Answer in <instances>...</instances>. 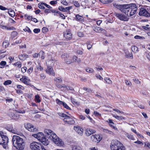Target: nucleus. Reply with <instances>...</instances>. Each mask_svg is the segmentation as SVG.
Segmentation results:
<instances>
[{
    "mask_svg": "<svg viewBox=\"0 0 150 150\" xmlns=\"http://www.w3.org/2000/svg\"><path fill=\"white\" fill-rule=\"evenodd\" d=\"M119 8L127 16L130 17L136 13L137 6L135 4H132L130 6L128 5H120Z\"/></svg>",
    "mask_w": 150,
    "mask_h": 150,
    "instance_id": "1",
    "label": "nucleus"
},
{
    "mask_svg": "<svg viewBox=\"0 0 150 150\" xmlns=\"http://www.w3.org/2000/svg\"><path fill=\"white\" fill-rule=\"evenodd\" d=\"M12 141L13 146L19 150L23 149L25 147V143L23 139L20 137L14 135L13 136Z\"/></svg>",
    "mask_w": 150,
    "mask_h": 150,
    "instance_id": "2",
    "label": "nucleus"
},
{
    "mask_svg": "<svg viewBox=\"0 0 150 150\" xmlns=\"http://www.w3.org/2000/svg\"><path fill=\"white\" fill-rule=\"evenodd\" d=\"M112 150H125V148L121 143L116 140H112L111 143Z\"/></svg>",
    "mask_w": 150,
    "mask_h": 150,
    "instance_id": "3",
    "label": "nucleus"
},
{
    "mask_svg": "<svg viewBox=\"0 0 150 150\" xmlns=\"http://www.w3.org/2000/svg\"><path fill=\"white\" fill-rule=\"evenodd\" d=\"M32 136L37 139L40 142L45 146H47L49 144V141L45 137L43 134L42 132L33 134Z\"/></svg>",
    "mask_w": 150,
    "mask_h": 150,
    "instance_id": "4",
    "label": "nucleus"
},
{
    "mask_svg": "<svg viewBox=\"0 0 150 150\" xmlns=\"http://www.w3.org/2000/svg\"><path fill=\"white\" fill-rule=\"evenodd\" d=\"M8 142V138L5 135H4V133L0 132V144H2L4 149H6L7 147V143Z\"/></svg>",
    "mask_w": 150,
    "mask_h": 150,
    "instance_id": "5",
    "label": "nucleus"
},
{
    "mask_svg": "<svg viewBox=\"0 0 150 150\" xmlns=\"http://www.w3.org/2000/svg\"><path fill=\"white\" fill-rule=\"evenodd\" d=\"M30 147L32 150H45L40 143L36 142H33L31 143Z\"/></svg>",
    "mask_w": 150,
    "mask_h": 150,
    "instance_id": "6",
    "label": "nucleus"
},
{
    "mask_svg": "<svg viewBox=\"0 0 150 150\" xmlns=\"http://www.w3.org/2000/svg\"><path fill=\"white\" fill-rule=\"evenodd\" d=\"M52 138L53 139L52 140L57 146H61L64 145L63 142L61 139H59L56 134L53 135V137H52Z\"/></svg>",
    "mask_w": 150,
    "mask_h": 150,
    "instance_id": "7",
    "label": "nucleus"
},
{
    "mask_svg": "<svg viewBox=\"0 0 150 150\" xmlns=\"http://www.w3.org/2000/svg\"><path fill=\"white\" fill-rule=\"evenodd\" d=\"M6 129L8 131L18 135L21 136L23 135V134L17 129L15 128H14L12 125L7 126L6 127Z\"/></svg>",
    "mask_w": 150,
    "mask_h": 150,
    "instance_id": "8",
    "label": "nucleus"
},
{
    "mask_svg": "<svg viewBox=\"0 0 150 150\" xmlns=\"http://www.w3.org/2000/svg\"><path fill=\"white\" fill-rule=\"evenodd\" d=\"M49 63L50 62L48 61L47 68L46 70V72L48 74L54 76L55 74L54 71L53 69L51 67L52 66L54 65V63L52 62L51 64H50Z\"/></svg>",
    "mask_w": 150,
    "mask_h": 150,
    "instance_id": "9",
    "label": "nucleus"
},
{
    "mask_svg": "<svg viewBox=\"0 0 150 150\" xmlns=\"http://www.w3.org/2000/svg\"><path fill=\"white\" fill-rule=\"evenodd\" d=\"M25 127L28 131L33 132H36L38 130L37 128H34V126L28 123L24 124Z\"/></svg>",
    "mask_w": 150,
    "mask_h": 150,
    "instance_id": "10",
    "label": "nucleus"
},
{
    "mask_svg": "<svg viewBox=\"0 0 150 150\" xmlns=\"http://www.w3.org/2000/svg\"><path fill=\"white\" fill-rule=\"evenodd\" d=\"M64 122H66V124L69 125H74L75 123V122L74 119L68 115L64 118Z\"/></svg>",
    "mask_w": 150,
    "mask_h": 150,
    "instance_id": "11",
    "label": "nucleus"
},
{
    "mask_svg": "<svg viewBox=\"0 0 150 150\" xmlns=\"http://www.w3.org/2000/svg\"><path fill=\"white\" fill-rule=\"evenodd\" d=\"M116 16L120 20L122 21H127L129 19L127 16L122 13H116Z\"/></svg>",
    "mask_w": 150,
    "mask_h": 150,
    "instance_id": "12",
    "label": "nucleus"
},
{
    "mask_svg": "<svg viewBox=\"0 0 150 150\" xmlns=\"http://www.w3.org/2000/svg\"><path fill=\"white\" fill-rule=\"evenodd\" d=\"M139 14L141 16H142L147 17L150 16V13L144 8H142L140 9Z\"/></svg>",
    "mask_w": 150,
    "mask_h": 150,
    "instance_id": "13",
    "label": "nucleus"
},
{
    "mask_svg": "<svg viewBox=\"0 0 150 150\" xmlns=\"http://www.w3.org/2000/svg\"><path fill=\"white\" fill-rule=\"evenodd\" d=\"M44 132L46 136H48L51 140L53 139L52 137H53V135L56 134L53 131L49 129H45Z\"/></svg>",
    "mask_w": 150,
    "mask_h": 150,
    "instance_id": "14",
    "label": "nucleus"
},
{
    "mask_svg": "<svg viewBox=\"0 0 150 150\" xmlns=\"http://www.w3.org/2000/svg\"><path fill=\"white\" fill-rule=\"evenodd\" d=\"M91 139L93 142H100L101 139V137L99 134L92 135L91 137Z\"/></svg>",
    "mask_w": 150,
    "mask_h": 150,
    "instance_id": "15",
    "label": "nucleus"
},
{
    "mask_svg": "<svg viewBox=\"0 0 150 150\" xmlns=\"http://www.w3.org/2000/svg\"><path fill=\"white\" fill-rule=\"evenodd\" d=\"M64 37L67 40H70L72 38V35L69 29H68L64 32Z\"/></svg>",
    "mask_w": 150,
    "mask_h": 150,
    "instance_id": "16",
    "label": "nucleus"
},
{
    "mask_svg": "<svg viewBox=\"0 0 150 150\" xmlns=\"http://www.w3.org/2000/svg\"><path fill=\"white\" fill-rule=\"evenodd\" d=\"M20 80L25 84L27 85H30V79L28 77L25 76H22V78L20 79Z\"/></svg>",
    "mask_w": 150,
    "mask_h": 150,
    "instance_id": "17",
    "label": "nucleus"
},
{
    "mask_svg": "<svg viewBox=\"0 0 150 150\" xmlns=\"http://www.w3.org/2000/svg\"><path fill=\"white\" fill-rule=\"evenodd\" d=\"M14 111L12 110L10 112L9 115L12 119H18L19 118V115L17 113H14Z\"/></svg>",
    "mask_w": 150,
    "mask_h": 150,
    "instance_id": "18",
    "label": "nucleus"
},
{
    "mask_svg": "<svg viewBox=\"0 0 150 150\" xmlns=\"http://www.w3.org/2000/svg\"><path fill=\"white\" fill-rule=\"evenodd\" d=\"M56 102L58 104L62 105L65 108L69 110L71 109V108L65 102L61 101L58 99L56 100Z\"/></svg>",
    "mask_w": 150,
    "mask_h": 150,
    "instance_id": "19",
    "label": "nucleus"
},
{
    "mask_svg": "<svg viewBox=\"0 0 150 150\" xmlns=\"http://www.w3.org/2000/svg\"><path fill=\"white\" fill-rule=\"evenodd\" d=\"M93 28L94 31L97 33L102 32V33H105V32L104 29L98 26H93Z\"/></svg>",
    "mask_w": 150,
    "mask_h": 150,
    "instance_id": "20",
    "label": "nucleus"
},
{
    "mask_svg": "<svg viewBox=\"0 0 150 150\" xmlns=\"http://www.w3.org/2000/svg\"><path fill=\"white\" fill-rule=\"evenodd\" d=\"M96 131L92 129H87L85 130V134L87 136H89L92 134L95 133Z\"/></svg>",
    "mask_w": 150,
    "mask_h": 150,
    "instance_id": "21",
    "label": "nucleus"
},
{
    "mask_svg": "<svg viewBox=\"0 0 150 150\" xmlns=\"http://www.w3.org/2000/svg\"><path fill=\"white\" fill-rule=\"evenodd\" d=\"M18 58L21 60H24L28 57V55L25 53L18 55Z\"/></svg>",
    "mask_w": 150,
    "mask_h": 150,
    "instance_id": "22",
    "label": "nucleus"
},
{
    "mask_svg": "<svg viewBox=\"0 0 150 150\" xmlns=\"http://www.w3.org/2000/svg\"><path fill=\"white\" fill-rule=\"evenodd\" d=\"M0 27L4 29H6L7 30H13L15 29V28L13 27H8L4 25L0 24Z\"/></svg>",
    "mask_w": 150,
    "mask_h": 150,
    "instance_id": "23",
    "label": "nucleus"
},
{
    "mask_svg": "<svg viewBox=\"0 0 150 150\" xmlns=\"http://www.w3.org/2000/svg\"><path fill=\"white\" fill-rule=\"evenodd\" d=\"M75 18L76 20L78 21L82 22L84 21L83 17L79 14L76 15Z\"/></svg>",
    "mask_w": 150,
    "mask_h": 150,
    "instance_id": "24",
    "label": "nucleus"
},
{
    "mask_svg": "<svg viewBox=\"0 0 150 150\" xmlns=\"http://www.w3.org/2000/svg\"><path fill=\"white\" fill-rule=\"evenodd\" d=\"M8 13L12 17H14L15 15V13L13 10L11 9H8Z\"/></svg>",
    "mask_w": 150,
    "mask_h": 150,
    "instance_id": "25",
    "label": "nucleus"
},
{
    "mask_svg": "<svg viewBox=\"0 0 150 150\" xmlns=\"http://www.w3.org/2000/svg\"><path fill=\"white\" fill-rule=\"evenodd\" d=\"M73 60L74 62H77L78 63H80L81 62V59L78 58L76 56H74L73 57Z\"/></svg>",
    "mask_w": 150,
    "mask_h": 150,
    "instance_id": "26",
    "label": "nucleus"
},
{
    "mask_svg": "<svg viewBox=\"0 0 150 150\" xmlns=\"http://www.w3.org/2000/svg\"><path fill=\"white\" fill-rule=\"evenodd\" d=\"M45 52L42 51H40L39 53V57H40L42 59H44L45 58Z\"/></svg>",
    "mask_w": 150,
    "mask_h": 150,
    "instance_id": "27",
    "label": "nucleus"
},
{
    "mask_svg": "<svg viewBox=\"0 0 150 150\" xmlns=\"http://www.w3.org/2000/svg\"><path fill=\"white\" fill-rule=\"evenodd\" d=\"M112 116L116 119L119 120L125 119V117L122 116H119L115 115H113Z\"/></svg>",
    "mask_w": 150,
    "mask_h": 150,
    "instance_id": "28",
    "label": "nucleus"
},
{
    "mask_svg": "<svg viewBox=\"0 0 150 150\" xmlns=\"http://www.w3.org/2000/svg\"><path fill=\"white\" fill-rule=\"evenodd\" d=\"M132 50L133 52L136 53L138 51V48L136 46H132Z\"/></svg>",
    "mask_w": 150,
    "mask_h": 150,
    "instance_id": "29",
    "label": "nucleus"
},
{
    "mask_svg": "<svg viewBox=\"0 0 150 150\" xmlns=\"http://www.w3.org/2000/svg\"><path fill=\"white\" fill-rule=\"evenodd\" d=\"M125 57L127 58H131L132 59L133 58L132 54V53H125Z\"/></svg>",
    "mask_w": 150,
    "mask_h": 150,
    "instance_id": "30",
    "label": "nucleus"
},
{
    "mask_svg": "<svg viewBox=\"0 0 150 150\" xmlns=\"http://www.w3.org/2000/svg\"><path fill=\"white\" fill-rule=\"evenodd\" d=\"M6 62L5 61H1L0 63V68H3L6 65Z\"/></svg>",
    "mask_w": 150,
    "mask_h": 150,
    "instance_id": "31",
    "label": "nucleus"
},
{
    "mask_svg": "<svg viewBox=\"0 0 150 150\" xmlns=\"http://www.w3.org/2000/svg\"><path fill=\"white\" fill-rule=\"evenodd\" d=\"M54 80L57 82L62 83V79L59 77L55 78Z\"/></svg>",
    "mask_w": 150,
    "mask_h": 150,
    "instance_id": "32",
    "label": "nucleus"
},
{
    "mask_svg": "<svg viewBox=\"0 0 150 150\" xmlns=\"http://www.w3.org/2000/svg\"><path fill=\"white\" fill-rule=\"evenodd\" d=\"M104 80L106 83L109 84H111L112 83V81L108 77H105L104 79Z\"/></svg>",
    "mask_w": 150,
    "mask_h": 150,
    "instance_id": "33",
    "label": "nucleus"
},
{
    "mask_svg": "<svg viewBox=\"0 0 150 150\" xmlns=\"http://www.w3.org/2000/svg\"><path fill=\"white\" fill-rule=\"evenodd\" d=\"M13 65L18 68H20L21 67V64L20 62H18L13 64Z\"/></svg>",
    "mask_w": 150,
    "mask_h": 150,
    "instance_id": "34",
    "label": "nucleus"
},
{
    "mask_svg": "<svg viewBox=\"0 0 150 150\" xmlns=\"http://www.w3.org/2000/svg\"><path fill=\"white\" fill-rule=\"evenodd\" d=\"M103 131L104 132L106 133L109 134H112L113 133L112 132L107 129H103Z\"/></svg>",
    "mask_w": 150,
    "mask_h": 150,
    "instance_id": "35",
    "label": "nucleus"
},
{
    "mask_svg": "<svg viewBox=\"0 0 150 150\" xmlns=\"http://www.w3.org/2000/svg\"><path fill=\"white\" fill-rule=\"evenodd\" d=\"M40 96L38 95H37L35 96V101L37 103H40L41 101L40 100Z\"/></svg>",
    "mask_w": 150,
    "mask_h": 150,
    "instance_id": "36",
    "label": "nucleus"
},
{
    "mask_svg": "<svg viewBox=\"0 0 150 150\" xmlns=\"http://www.w3.org/2000/svg\"><path fill=\"white\" fill-rule=\"evenodd\" d=\"M126 136L128 139L134 140V137L132 135L127 133L126 134Z\"/></svg>",
    "mask_w": 150,
    "mask_h": 150,
    "instance_id": "37",
    "label": "nucleus"
},
{
    "mask_svg": "<svg viewBox=\"0 0 150 150\" xmlns=\"http://www.w3.org/2000/svg\"><path fill=\"white\" fill-rule=\"evenodd\" d=\"M70 100H71V101L72 102V103L74 104V105H79V103H78L77 102H76L75 100L73 98H72L71 97L70 98Z\"/></svg>",
    "mask_w": 150,
    "mask_h": 150,
    "instance_id": "38",
    "label": "nucleus"
},
{
    "mask_svg": "<svg viewBox=\"0 0 150 150\" xmlns=\"http://www.w3.org/2000/svg\"><path fill=\"white\" fill-rule=\"evenodd\" d=\"M65 61L66 63L68 64H70L72 62V60L71 59L67 58L65 59Z\"/></svg>",
    "mask_w": 150,
    "mask_h": 150,
    "instance_id": "39",
    "label": "nucleus"
},
{
    "mask_svg": "<svg viewBox=\"0 0 150 150\" xmlns=\"http://www.w3.org/2000/svg\"><path fill=\"white\" fill-rule=\"evenodd\" d=\"M12 83V81L10 80H8L5 81L3 84L5 86L8 85Z\"/></svg>",
    "mask_w": 150,
    "mask_h": 150,
    "instance_id": "40",
    "label": "nucleus"
},
{
    "mask_svg": "<svg viewBox=\"0 0 150 150\" xmlns=\"http://www.w3.org/2000/svg\"><path fill=\"white\" fill-rule=\"evenodd\" d=\"M72 150H82L81 148L79 146H75L72 148Z\"/></svg>",
    "mask_w": 150,
    "mask_h": 150,
    "instance_id": "41",
    "label": "nucleus"
},
{
    "mask_svg": "<svg viewBox=\"0 0 150 150\" xmlns=\"http://www.w3.org/2000/svg\"><path fill=\"white\" fill-rule=\"evenodd\" d=\"M25 19L28 20H31V19H32V16H29L27 14H25Z\"/></svg>",
    "mask_w": 150,
    "mask_h": 150,
    "instance_id": "42",
    "label": "nucleus"
},
{
    "mask_svg": "<svg viewBox=\"0 0 150 150\" xmlns=\"http://www.w3.org/2000/svg\"><path fill=\"white\" fill-rule=\"evenodd\" d=\"M2 46L4 48H6L8 46V43L6 42H4L2 43Z\"/></svg>",
    "mask_w": 150,
    "mask_h": 150,
    "instance_id": "43",
    "label": "nucleus"
},
{
    "mask_svg": "<svg viewBox=\"0 0 150 150\" xmlns=\"http://www.w3.org/2000/svg\"><path fill=\"white\" fill-rule=\"evenodd\" d=\"M36 67L38 70L40 71H42L43 70V68L41 67V65L40 63H38V65Z\"/></svg>",
    "mask_w": 150,
    "mask_h": 150,
    "instance_id": "44",
    "label": "nucleus"
},
{
    "mask_svg": "<svg viewBox=\"0 0 150 150\" xmlns=\"http://www.w3.org/2000/svg\"><path fill=\"white\" fill-rule=\"evenodd\" d=\"M134 38L136 39H139L141 40H144L145 39V38L143 37H141L138 35H136L134 37Z\"/></svg>",
    "mask_w": 150,
    "mask_h": 150,
    "instance_id": "45",
    "label": "nucleus"
},
{
    "mask_svg": "<svg viewBox=\"0 0 150 150\" xmlns=\"http://www.w3.org/2000/svg\"><path fill=\"white\" fill-rule=\"evenodd\" d=\"M58 115L59 116L64 117V118H65V117H66L67 116V115L62 112H59L58 113Z\"/></svg>",
    "mask_w": 150,
    "mask_h": 150,
    "instance_id": "46",
    "label": "nucleus"
},
{
    "mask_svg": "<svg viewBox=\"0 0 150 150\" xmlns=\"http://www.w3.org/2000/svg\"><path fill=\"white\" fill-rule=\"evenodd\" d=\"M44 3H42L41 4H39L38 7L40 8L44 9L45 8V7H44Z\"/></svg>",
    "mask_w": 150,
    "mask_h": 150,
    "instance_id": "47",
    "label": "nucleus"
},
{
    "mask_svg": "<svg viewBox=\"0 0 150 150\" xmlns=\"http://www.w3.org/2000/svg\"><path fill=\"white\" fill-rule=\"evenodd\" d=\"M83 129L81 128L80 129H79L78 131L77 132L80 135H82L83 133Z\"/></svg>",
    "mask_w": 150,
    "mask_h": 150,
    "instance_id": "48",
    "label": "nucleus"
},
{
    "mask_svg": "<svg viewBox=\"0 0 150 150\" xmlns=\"http://www.w3.org/2000/svg\"><path fill=\"white\" fill-rule=\"evenodd\" d=\"M58 9L60 11H62L63 12H66V10L65 9V8L62 6H59L58 7Z\"/></svg>",
    "mask_w": 150,
    "mask_h": 150,
    "instance_id": "49",
    "label": "nucleus"
},
{
    "mask_svg": "<svg viewBox=\"0 0 150 150\" xmlns=\"http://www.w3.org/2000/svg\"><path fill=\"white\" fill-rule=\"evenodd\" d=\"M113 1V0H104L103 1L102 3L105 4H109L111 3Z\"/></svg>",
    "mask_w": 150,
    "mask_h": 150,
    "instance_id": "50",
    "label": "nucleus"
},
{
    "mask_svg": "<svg viewBox=\"0 0 150 150\" xmlns=\"http://www.w3.org/2000/svg\"><path fill=\"white\" fill-rule=\"evenodd\" d=\"M40 76L41 79H44L46 77L45 75L43 73H41L40 74Z\"/></svg>",
    "mask_w": 150,
    "mask_h": 150,
    "instance_id": "51",
    "label": "nucleus"
},
{
    "mask_svg": "<svg viewBox=\"0 0 150 150\" xmlns=\"http://www.w3.org/2000/svg\"><path fill=\"white\" fill-rule=\"evenodd\" d=\"M86 71L87 72L91 73L93 72V70L92 68H88L86 69Z\"/></svg>",
    "mask_w": 150,
    "mask_h": 150,
    "instance_id": "52",
    "label": "nucleus"
},
{
    "mask_svg": "<svg viewBox=\"0 0 150 150\" xmlns=\"http://www.w3.org/2000/svg\"><path fill=\"white\" fill-rule=\"evenodd\" d=\"M33 70V68L32 67H30L28 69L27 71V73H28L29 74H31Z\"/></svg>",
    "mask_w": 150,
    "mask_h": 150,
    "instance_id": "53",
    "label": "nucleus"
},
{
    "mask_svg": "<svg viewBox=\"0 0 150 150\" xmlns=\"http://www.w3.org/2000/svg\"><path fill=\"white\" fill-rule=\"evenodd\" d=\"M62 57L63 58H68L69 57V55L67 54H64L62 55Z\"/></svg>",
    "mask_w": 150,
    "mask_h": 150,
    "instance_id": "54",
    "label": "nucleus"
},
{
    "mask_svg": "<svg viewBox=\"0 0 150 150\" xmlns=\"http://www.w3.org/2000/svg\"><path fill=\"white\" fill-rule=\"evenodd\" d=\"M73 2L74 5L75 6H76L77 7H78L79 6H80L79 4L78 1H74Z\"/></svg>",
    "mask_w": 150,
    "mask_h": 150,
    "instance_id": "55",
    "label": "nucleus"
},
{
    "mask_svg": "<svg viewBox=\"0 0 150 150\" xmlns=\"http://www.w3.org/2000/svg\"><path fill=\"white\" fill-rule=\"evenodd\" d=\"M48 30V29L46 27H43L42 29V32L43 33H45Z\"/></svg>",
    "mask_w": 150,
    "mask_h": 150,
    "instance_id": "56",
    "label": "nucleus"
},
{
    "mask_svg": "<svg viewBox=\"0 0 150 150\" xmlns=\"http://www.w3.org/2000/svg\"><path fill=\"white\" fill-rule=\"evenodd\" d=\"M133 80L134 82L137 84H139L140 83V81H139L137 79H133Z\"/></svg>",
    "mask_w": 150,
    "mask_h": 150,
    "instance_id": "57",
    "label": "nucleus"
},
{
    "mask_svg": "<svg viewBox=\"0 0 150 150\" xmlns=\"http://www.w3.org/2000/svg\"><path fill=\"white\" fill-rule=\"evenodd\" d=\"M73 8V6H72L67 7L65 8L66 10V12H67L68 11H69L70 9H71Z\"/></svg>",
    "mask_w": 150,
    "mask_h": 150,
    "instance_id": "58",
    "label": "nucleus"
},
{
    "mask_svg": "<svg viewBox=\"0 0 150 150\" xmlns=\"http://www.w3.org/2000/svg\"><path fill=\"white\" fill-rule=\"evenodd\" d=\"M58 14L62 18V19H65V17L64 15L63 14L61 13L59 11V13H58Z\"/></svg>",
    "mask_w": 150,
    "mask_h": 150,
    "instance_id": "59",
    "label": "nucleus"
},
{
    "mask_svg": "<svg viewBox=\"0 0 150 150\" xmlns=\"http://www.w3.org/2000/svg\"><path fill=\"white\" fill-rule=\"evenodd\" d=\"M125 81V83L127 85H129L130 86V85H131L132 84V83L130 81H128L127 80H126Z\"/></svg>",
    "mask_w": 150,
    "mask_h": 150,
    "instance_id": "60",
    "label": "nucleus"
},
{
    "mask_svg": "<svg viewBox=\"0 0 150 150\" xmlns=\"http://www.w3.org/2000/svg\"><path fill=\"white\" fill-rule=\"evenodd\" d=\"M40 31V30L39 28H35L34 29L33 32L36 33H38Z\"/></svg>",
    "mask_w": 150,
    "mask_h": 150,
    "instance_id": "61",
    "label": "nucleus"
},
{
    "mask_svg": "<svg viewBox=\"0 0 150 150\" xmlns=\"http://www.w3.org/2000/svg\"><path fill=\"white\" fill-rule=\"evenodd\" d=\"M81 128L79 127H76L74 126V129L76 132L78 131Z\"/></svg>",
    "mask_w": 150,
    "mask_h": 150,
    "instance_id": "62",
    "label": "nucleus"
},
{
    "mask_svg": "<svg viewBox=\"0 0 150 150\" xmlns=\"http://www.w3.org/2000/svg\"><path fill=\"white\" fill-rule=\"evenodd\" d=\"M27 69V68L26 67H23L21 69L22 72L23 73L25 72Z\"/></svg>",
    "mask_w": 150,
    "mask_h": 150,
    "instance_id": "63",
    "label": "nucleus"
},
{
    "mask_svg": "<svg viewBox=\"0 0 150 150\" xmlns=\"http://www.w3.org/2000/svg\"><path fill=\"white\" fill-rule=\"evenodd\" d=\"M77 34L80 37H82L83 36V33L80 32H79L77 33Z\"/></svg>",
    "mask_w": 150,
    "mask_h": 150,
    "instance_id": "64",
    "label": "nucleus"
}]
</instances>
